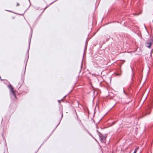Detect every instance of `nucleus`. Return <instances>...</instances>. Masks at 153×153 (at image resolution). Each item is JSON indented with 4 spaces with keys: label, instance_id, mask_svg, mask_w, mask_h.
<instances>
[{
    "label": "nucleus",
    "instance_id": "f257e3e1",
    "mask_svg": "<svg viewBox=\"0 0 153 153\" xmlns=\"http://www.w3.org/2000/svg\"><path fill=\"white\" fill-rule=\"evenodd\" d=\"M153 107V98L152 100L151 101L150 104L148 106L146 107L144 111L142 113V117H143L147 115L150 114L151 111Z\"/></svg>",
    "mask_w": 153,
    "mask_h": 153
},
{
    "label": "nucleus",
    "instance_id": "f03ea898",
    "mask_svg": "<svg viewBox=\"0 0 153 153\" xmlns=\"http://www.w3.org/2000/svg\"><path fill=\"white\" fill-rule=\"evenodd\" d=\"M8 87L10 90V94L11 98L14 99H16V96L15 93V91L13 90L14 88L11 84H9L8 85Z\"/></svg>",
    "mask_w": 153,
    "mask_h": 153
},
{
    "label": "nucleus",
    "instance_id": "7ed1b4c3",
    "mask_svg": "<svg viewBox=\"0 0 153 153\" xmlns=\"http://www.w3.org/2000/svg\"><path fill=\"white\" fill-rule=\"evenodd\" d=\"M97 132L99 134V136L101 142L102 143H105V140L106 139V137L105 135H103L102 134L99 132L98 130L97 131Z\"/></svg>",
    "mask_w": 153,
    "mask_h": 153
},
{
    "label": "nucleus",
    "instance_id": "20e7f679",
    "mask_svg": "<svg viewBox=\"0 0 153 153\" xmlns=\"http://www.w3.org/2000/svg\"><path fill=\"white\" fill-rule=\"evenodd\" d=\"M153 43V39H150L146 41L145 43V46L147 48H150L151 45Z\"/></svg>",
    "mask_w": 153,
    "mask_h": 153
},
{
    "label": "nucleus",
    "instance_id": "39448f33",
    "mask_svg": "<svg viewBox=\"0 0 153 153\" xmlns=\"http://www.w3.org/2000/svg\"><path fill=\"white\" fill-rule=\"evenodd\" d=\"M30 41H29V46H28V51H27V53H26V56H27V60L26 62V65H25V71H24V74L25 73L26 67V65H27V60H28V58H29V48H30Z\"/></svg>",
    "mask_w": 153,
    "mask_h": 153
},
{
    "label": "nucleus",
    "instance_id": "423d86ee",
    "mask_svg": "<svg viewBox=\"0 0 153 153\" xmlns=\"http://www.w3.org/2000/svg\"><path fill=\"white\" fill-rule=\"evenodd\" d=\"M140 13H133V15H135V16H138L139 15V14H140L142 13V11L141 10H140Z\"/></svg>",
    "mask_w": 153,
    "mask_h": 153
},
{
    "label": "nucleus",
    "instance_id": "0eeeda50",
    "mask_svg": "<svg viewBox=\"0 0 153 153\" xmlns=\"http://www.w3.org/2000/svg\"><path fill=\"white\" fill-rule=\"evenodd\" d=\"M119 71H120V73H117L116 74V75L117 76H120L121 75V71L120 70V69Z\"/></svg>",
    "mask_w": 153,
    "mask_h": 153
},
{
    "label": "nucleus",
    "instance_id": "6e6552de",
    "mask_svg": "<svg viewBox=\"0 0 153 153\" xmlns=\"http://www.w3.org/2000/svg\"><path fill=\"white\" fill-rule=\"evenodd\" d=\"M131 70H132V79L133 80V77L134 76V74H133V71L132 68L131 67Z\"/></svg>",
    "mask_w": 153,
    "mask_h": 153
},
{
    "label": "nucleus",
    "instance_id": "1a4fd4ad",
    "mask_svg": "<svg viewBox=\"0 0 153 153\" xmlns=\"http://www.w3.org/2000/svg\"><path fill=\"white\" fill-rule=\"evenodd\" d=\"M107 39H106L107 41H108L110 38V36H107L106 37Z\"/></svg>",
    "mask_w": 153,
    "mask_h": 153
},
{
    "label": "nucleus",
    "instance_id": "9d476101",
    "mask_svg": "<svg viewBox=\"0 0 153 153\" xmlns=\"http://www.w3.org/2000/svg\"><path fill=\"white\" fill-rule=\"evenodd\" d=\"M21 86V84L20 83H19L18 85L17 86L18 87V88H19Z\"/></svg>",
    "mask_w": 153,
    "mask_h": 153
},
{
    "label": "nucleus",
    "instance_id": "9b49d317",
    "mask_svg": "<svg viewBox=\"0 0 153 153\" xmlns=\"http://www.w3.org/2000/svg\"><path fill=\"white\" fill-rule=\"evenodd\" d=\"M138 149V148H136L135 149L133 153H136L137 150Z\"/></svg>",
    "mask_w": 153,
    "mask_h": 153
},
{
    "label": "nucleus",
    "instance_id": "f8f14e48",
    "mask_svg": "<svg viewBox=\"0 0 153 153\" xmlns=\"http://www.w3.org/2000/svg\"><path fill=\"white\" fill-rule=\"evenodd\" d=\"M116 123V122H113L112 123V124H111V126H112L114 125Z\"/></svg>",
    "mask_w": 153,
    "mask_h": 153
},
{
    "label": "nucleus",
    "instance_id": "ddd939ff",
    "mask_svg": "<svg viewBox=\"0 0 153 153\" xmlns=\"http://www.w3.org/2000/svg\"><path fill=\"white\" fill-rule=\"evenodd\" d=\"M60 112L61 114V119L63 116V113L62 112V111H61Z\"/></svg>",
    "mask_w": 153,
    "mask_h": 153
},
{
    "label": "nucleus",
    "instance_id": "4468645a",
    "mask_svg": "<svg viewBox=\"0 0 153 153\" xmlns=\"http://www.w3.org/2000/svg\"><path fill=\"white\" fill-rule=\"evenodd\" d=\"M61 120H60L59 123L56 126V128H55L54 129V130H53V131L56 129V127H57V126L59 125V124L60 123V121H61Z\"/></svg>",
    "mask_w": 153,
    "mask_h": 153
},
{
    "label": "nucleus",
    "instance_id": "2eb2a0df",
    "mask_svg": "<svg viewBox=\"0 0 153 153\" xmlns=\"http://www.w3.org/2000/svg\"><path fill=\"white\" fill-rule=\"evenodd\" d=\"M43 144V143L41 145L39 148H38V149L35 152V153H36L38 151V150H39V149L41 147V146L42 145V144Z\"/></svg>",
    "mask_w": 153,
    "mask_h": 153
},
{
    "label": "nucleus",
    "instance_id": "dca6fc26",
    "mask_svg": "<svg viewBox=\"0 0 153 153\" xmlns=\"http://www.w3.org/2000/svg\"><path fill=\"white\" fill-rule=\"evenodd\" d=\"M63 99H62L61 100H58V102H59V103L61 101H62V100Z\"/></svg>",
    "mask_w": 153,
    "mask_h": 153
},
{
    "label": "nucleus",
    "instance_id": "f3484780",
    "mask_svg": "<svg viewBox=\"0 0 153 153\" xmlns=\"http://www.w3.org/2000/svg\"><path fill=\"white\" fill-rule=\"evenodd\" d=\"M89 134L93 138H94V137H93L92 135L90 133Z\"/></svg>",
    "mask_w": 153,
    "mask_h": 153
},
{
    "label": "nucleus",
    "instance_id": "a211bd4d",
    "mask_svg": "<svg viewBox=\"0 0 153 153\" xmlns=\"http://www.w3.org/2000/svg\"><path fill=\"white\" fill-rule=\"evenodd\" d=\"M29 0V2L30 3V0ZM30 6H29L28 8H29V7H30Z\"/></svg>",
    "mask_w": 153,
    "mask_h": 153
},
{
    "label": "nucleus",
    "instance_id": "6ab92c4d",
    "mask_svg": "<svg viewBox=\"0 0 153 153\" xmlns=\"http://www.w3.org/2000/svg\"><path fill=\"white\" fill-rule=\"evenodd\" d=\"M19 4L18 3H17V5H16L17 6H19Z\"/></svg>",
    "mask_w": 153,
    "mask_h": 153
},
{
    "label": "nucleus",
    "instance_id": "aec40b11",
    "mask_svg": "<svg viewBox=\"0 0 153 153\" xmlns=\"http://www.w3.org/2000/svg\"><path fill=\"white\" fill-rule=\"evenodd\" d=\"M94 139L95 140H96L97 142L98 143V144H99V143L98 142V141H97V140L96 139H95L94 138Z\"/></svg>",
    "mask_w": 153,
    "mask_h": 153
},
{
    "label": "nucleus",
    "instance_id": "412c9836",
    "mask_svg": "<svg viewBox=\"0 0 153 153\" xmlns=\"http://www.w3.org/2000/svg\"><path fill=\"white\" fill-rule=\"evenodd\" d=\"M48 7V6H47L45 8V10Z\"/></svg>",
    "mask_w": 153,
    "mask_h": 153
},
{
    "label": "nucleus",
    "instance_id": "4be33fe9",
    "mask_svg": "<svg viewBox=\"0 0 153 153\" xmlns=\"http://www.w3.org/2000/svg\"><path fill=\"white\" fill-rule=\"evenodd\" d=\"M123 92L125 94H126V93L125 91L124 90H123Z\"/></svg>",
    "mask_w": 153,
    "mask_h": 153
},
{
    "label": "nucleus",
    "instance_id": "5701e85b",
    "mask_svg": "<svg viewBox=\"0 0 153 153\" xmlns=\"http://www.w3.org/2000/svg\"><path fill=\"white\" fill-rule=\"evenodd\" d=\"M82 67V63L81 65V69Z\"/></svg>",
    "mask_w": 153,
    "mask_h": 153
},
{
    "label": "nucleus",
    "instance_id": "b1692460",
    "mask_svg": "<svg viewBox=\"0 0 153 153\" xmlns=\"http://www.w3.org/2000/svg\"><path fill=\"white\" fill-rule=\"evenodd\" d=\"M7 11H9V12H11L10 11H9V10H6Z\"/></svg>",
    "mask_w": 153,
    "mask_h": 153
},
{
    "label": "nucleus",
    "instance_id": "393cba45",
    "mask_svg": "<svg viewBox=\"0 0 153 153\" xmlns=\"http://www.w3.org/2000/svg\"><path fill=\"white\" fill-rule=\"evenodd\" d=\"M30 28H31V31H32V28H31L30 27Z\"/></svg>",
    "mask_w": 153,
    "mask_h": 153
},
{
    "label": "nucleus",
    "instance_id": "a878e982",
    "mask_svg": "<svg viewBox=\"0 0 153 153\" xmlns=\"http://www.w3.org/2000/svg\"><path fill=\"white\" fill-rule=\"evenodd\" d=\"M66 96H65L64 97H63V98H64L65 97H66Z\"/></svg>",
    "mask_w": 153,
    "mask_h": 153
},
{
    "label": "nucleus",
    "instance_id": "bb28decb",
    "mask_svg": "<svg viewBox=\"0 0 153 153\" xmlns=\"http://www.w3.org/2000/svg\"><path fill=\"white\" fill-rule=\"evenodd\" d=\"M21 15H23V14H22Z\"/></svg>",
    "mask_w": 153,
    "mask_h": 153
},
{
    "label": "nucleus",
    "instance_id": "cd10ccee",
    "mask_svg": "<svg viewBox=\"0 0 153 153\" xmlns=\"http://www.w3.org/2000/svg\"><path fill=\"white\" fill-rule=\"evenodd\" d=\"M2 120H3V119H2Z\"/></svg>",
    "mask_w": 153,
    "mask_h": 153
},
{
    "label": "nucleus",
    "instance_id": "c85d7f7f",
    "mask_svg": "<svg viewBox=\"0 0 153 153\" xmlns=\"http://www.w3.org/2000/svg\"><path fill=\"white\" fill-rule=\"evenodd\" d=\"M86 43H87V41H86Z\"/></svg>",
    "mask_w": 153,
    "mask_h": 153
},
{
    "label": "nucleus",
    "instance_id": "c756f323",
    "mask_svg": "<svg viewBox=\"0 0 153 153\" xmlns=\"http://www.w3.org/2000/svg\"><path fill=\"white\" fill-rule=\"evenodd\" d=\"M1 80H2V79H1Z\"/></svg>",
    "mask_w": 153,
    "mask_h": 153
}]
</instances>
